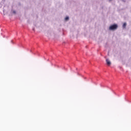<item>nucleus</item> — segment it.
Wrapping results in <instances>:
<instances>
[{"instance_id": "1", "label": "nucleus", "mask_w": 131, "mask_h": 131, "mask_svg": "<svg viewBox=\"0 0 131 131\" xmlns=\"http://www.w3.org/2000/svg\"><path fill=\"white\" fill-rule=\"evenodd\" d=\"M118 25H113L109 27L110 30H115L117 29Z\"/></svg>"}, {"instance_id": "2", "label": "nucleus", "mask_w": 131, "mask_h": 131, "mask_svg": "<svg viewBox=\"0 0 131 131\" xmlns=\"http://www.w3.org/2000/svg\"><path fill=\"white\" fill-rule=\"evenodd\" d=\"M106 62L107 66H110V65H111V62L109 59H106Z\"/></svg>"}, {"instance_id": "3", "label": "nucleus", "mask_w": 131, "mask_h": 131, "mask_svg": "<svg viewBox=\"0 0 131 131\" xmlns=\"http://www.w3.org/2000/svg\"><path fill=\"white\" fill-rule=\"evenodd\" d=\"M126 26V23H124V24H123V28H125Z\"/></svg>"}, {"instance_id": "4", "label": "nucleus", "mask_w": 131, "mask_h": 131, "mask_svg": "<svg viewBox=\"0 0 131 131\" xmlns=\"http://www.w3.org/2000/svg\"><path fill=\"white\" fill-rule=\"evenodd\" d=\"M69 17H68V16H67V17H66V18H65V20H66V21H67V20H69Z\"/></svg>"}, {"instance_id": "5", "label": "nucleus", "mask_w": 131, "mask_h": 131, "mask_svg": "<svg viewBox=\"0 0 131 131\" xmlns=\"http://www.w3.org/2000/svg\"><path fill=\"white\" fill-rule=\"evenodd\" d=\"M13 13L14 14H16V11L13 10Z\"/></svg>"}, {"instance_id": "6", "label": "nucleus", "mask_w": 131, "mask_h": 131, "mask_svg": "<svg viewBox=\"0 0 131 131\" xmlns=\"http://www.w3.org/2000/svg\"><path fill=\"white\" fill-rule=\"evenodd\" d=\"M33 30L34 31V29H33Z\"/></svg>"}]
</instances>
